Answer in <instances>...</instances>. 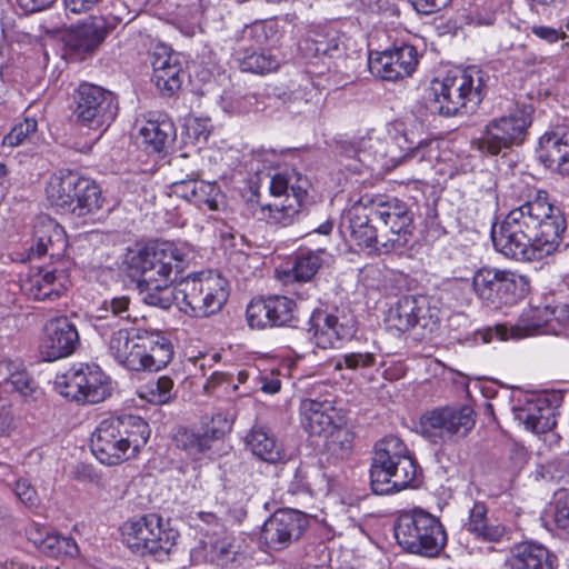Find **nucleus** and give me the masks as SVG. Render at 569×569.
<instances>
[{
	"label": "nucleus",
	"instance_id": "nucleus-52",
	"mask_svg": "<svg viewBox=\"0 0 569 569\" xmlns=\"http://www.w3.org/2000/svg\"><path fill=\"white\" fill-rule=\"evenodd\" d=\"M553 522L561 535L569 536V495L566 491L556 495Z\"/></svg>",
	"mask_w": 569,
	"mask_h": 569
},
{
	"label": "nucleus",
	"instance_id": "nucleus-6",
	"mask_svg": "<svg viewBox=\"0 0 569 569\" xmlns=\"http://www.w3.org/2000/svg\"><path fill=\"white\" fill-rule=\"evenodd\" d=\"M417 475L418 466L401 439L388 436L376 443L370 466V485L376 495L399 492Z\"/></svg>",
	"mask_w": 569,
	"mask_h": 569
},
{
	"label": "nucleus",
	"instance_id": "nucleus-4",
	"mask_svg": "<svg viewBox=\"0 0 569 569\" xmlns=\"http://www.w3.org/2000/svg\"><path fill=\"white\" fill-rule=\"evenodd\" d=\"M107 346L113 360L132 371H158L173 358L171 340L154 330L119 329L111 333Z\"/></svg>",
	"mask_w": 569,
	"mask_h": 569
},
{
	"label": "nucleus",
	"instance_id": "nucleus-28",
	"mask_svg": "<svg viewBox=\"0 0 569 569\" xmlns=\"http://www.w3.org/2000/svg\"><path fill=\"white\" fill-rule=\"evenodd\" d=\"M109 31L103 17H89L69 30L66 46L77 54L91 53L104 41Z\"/></svg>",
	"mask_w": 569,
	"mask_h": 569
},
{
	"label": "nucleus",
	"instance_id": "nucleus-13",
	"mask_svg": "<svg viewBox=\"0 0 569 569\" xmlns=\"http://www.w3.org/2000/svg\"><path fill=\"white\" fill-rule=\"evenodd\" d=\"M445 311L435 296H403L387 315V321L399 331L419 329L422 337L440 329Z\"/></svg>",
	"mask_w": 569,
	"mask_h": 569
},
{
	"label": "nucleus",
	"instance_id": "nucleus-43",
	"mask_svg": "<svg viewBox=\"0 0 569 569\" xmlns=\"http://www.w3.org/2000/svg\"><path fill=\"white\" fill-rule=\"evenodd\" d=\"M173 440L178 448L194 458L209 450L212 445L210 438H208V432H204L203 428H181L174 435Z\"/></svg>",
	"mask_w": 569,
	"mask_h": 569
},
{
	"label": "nucleus",
	"instance_id": "nucleus-25",
	"mask_svg": "<svg viewBox=\"0 0 569 569\" xmlns=\"http://www.w3.org/2000/svg\"><path fill=\"white\" fill-rule=\"evenodd\" d=\"M536 153L547 169L569 176V127L557 126L545 132Z\"/></svg>",
	"mask_w": 569,
	"mask_h": 569
},
{
	"label": "nucleus",
	"instance_id": "nucleus-33",
	"mask_svg": "<svg viewBox=\"0 0 569 569\" xmlns=\"http://www.w3.org/2000/svg\"><path fill=\"white\" fill-rule=\"evenodd\" d=\"M412 116L417 120L415 130L406 128L403 133L398 138V144L405 151L406 157L418 158L420 161L425 159L426 148L429 147L430 140L426 133L427 111L421 106H416Z\"/></svg>",
	"mask_w": 569,
	"mask_h": 569
},
{
	"label": "nucleus",
	"instance_id": "nucleus-40",
	"mask_svg": "<svg viewBox=\"0 0 569 569\" xmlns=\"http://www.w3.org/2000/svg\"><path fill=\"white\" fill-rule=\"evenodd\" d=\"M244 558L240 545L232 536H223L210 545L207 559L219 567L230 568Z\"/></svg>",
	"mask_w": 569,
	"mask_h": 569
},
{
	"label": "nucleus",
	"instance_id": "nucleus-18",
	"mask_svg": "<svg viewBox=\"0 0 569 569\" xmlns=\"http://www.w3.org/2000/svg\"><path fill=\"white\" fill-rule=\"evenodd\" d=\"M308 332L313 345L321 349L340 348L357 332V320L343 310L316 309L308 321Z\"/></svg>",
	"mask_w": 569,
	"mask_h": 569
},
{
	"label": "nucleus",
	"instance_id": "nucleus-12",
	"mask_svg": "<svg viewBox=\"0 0 569 569\" xmlns=\"http://www.w3.org/2000/svg\"><path fill=\"white\" fill-rule=\"evenodd\" d=\"M54 390L79 405L100 403L111 395V379L97 363H77L54 379Z\"/></svg>",
	"mask_w": 569,
	"mask_h": 569
},
{
	"label": "nucleus",
	"instance_id": "nucleus-47",
	"mask_svg": "<svg viewBox=\"0 0 569 569\" xmlns=\"http://www.w3.org/2000/svg\"><path fill=\"white\" fill-rule=\"evenodd\" d=\"M173 381L168 376L149 381L141 390L140 396L151 403H167L172 398Z\"/></svg>",
	"mask_w": 569,
	"mask_h": 569
},
{
	"label": "nucleus",
	"instance_id": "nucleus-61",
	"mask_svg": "<svg viewBox=\"0 0 569 569\" xmlns=\"http://www.w3.org/2000/svg\"><path fill=\"white\" fill-rule=\"evenodd\" d=\"M14 429L12 406L7 398L0 397V436H8Z\"/></svg>",
	"mask_w": 569,
	"mask_h": 569
},
{
	"label": "nucleus",
	"instance_id": "nucleus-22",
	"mask_svg": "<svg viewBox=\"0 0 569 569\" xmlns=\"http://www.w3.org/2000/svg\"><path fill=\"white\" fill-rule=\"evenodd\" d=\"M296 303L284 296H270L251 300L246 310L251 328L289 326L295 320Z\"/></svg>",
	"mask_w": 569,
	"mask_h": 569
},
{
	"label": "nucleus",
	"instance_id": "nucleus-34",
	"mask_svg": "<svg viewBox=\"0 0 569 569\" xmlns=\"http://www.w3.org/2000/svg\"><path fill=\"white\" fill-rule=\"evenodd\" d=\"M347 216L350 222L351 238L356 246L373 248L377 242V230L370 222L375 219L367 208H362L360 198L351 204Z\"/></svg>",
	"mask_w": 569,
	"mask_h": 569
},
{
	"label": "nucleus",
	"instance_id": "nucleus-10",
	"mask_svg": "<svg viewBox=\"0 0 569 569\" xmlns=\"http://www.w3.org/2000/svg\"><path fill=\"white\" fill-rule=\"evenodd\" d=\"M540 213L533 211L531 220H525L519 228L512 229L503 238H498L495 249H539L551 246L555 249L561 244L566 221L560 210L550 201L543 200Z\"/></svg>",
	"mask_w": 569,
	"mask_h": 569
},
{
	"label": "nucleus",
	"instance_id": "nucleus-46",
	"mask_svg": "<svg viewBox=\"0 0 569 569\" xmlns=\"http://www.w3.org/2000/svg\"><path fill=\"white\" fill-rule=\"evenodd\" d=\"M54 271H47L32 280L29 288V296L38 301H53L63 292V286L57 281Z\"/></svg>",
	"mask_w": 569,
	"mask_h": 569
},
{
	"label": "nucleus",
	"instance_id": "nucleus-3",
	"mask_svg": "<svg viewBox=\"0 0 569 569\" xmlns=\"http://www.w3.org/2000/svg\"><path fill=\"white\" fill-rule=\"evenodd\" d=\"M489 76L478 67L449 71L431 81L423 96V108L431 114L451 117L461 109H475L487 94Z\"/></svg>",
	"mask_w": 569,
	"mask_h": 569
},
{
	"label": "nucleus",
	"instance_id": "nucleus-50",
	"mask_svg": "<svg viewBox=\"0 0 569 569\" xmlns=\"http://www.w3.org/2000/svg\"><path fill=\"white\" fill-rule=\"evenodd\" d=\"M7 383L26 399L36 400L41 393L36 381L26 371L11 373Z\"/></svg>",
	"mask_w": 569,
	"mask_h": 569
},
{
	"label": "nucleus",
	"instance_id": "nucleus-54",
	"mask_svg": "<svg viewBox=\"0 0 569 569\" xmlns=\"http://www.w3.org/2000/svg\"><path fill=\"white\" fill-rule=\"evenodd\" d=\"M305 49L312 52L316 57L329 56L339 50V43L336 38L326 39L323 36H316L305 40Z\"/></svg>",
	"mask_w": 569,
	"mask_h": 569
},
{
	"label": "nucleus",
	"instance_id": "nucleus-20",
	"mask_svg": "<svg viewBox=\"0 0 569 569\" xmlns=\"http://www.w3.org/2000/svg\"><path fill=\"white\" fill-rule=\"evenodd\" d=\"M79 346L78 329L68 317H54L46 322L39 346L44 361L52 362L70 357Z\"/></svg>",
	"mask_w": 569,
	"mask_h": 569
},
{
	"label": "nucleus",
	"instance_id": "nucleus-51",
	"mask_svg": "<svg viewBox=\"0 0 569 569\" xmlns=\"http://www.w3.org/2000/svg\"><path fill=\"white\" fill-rule=\"evenodd\" d=\"M233 425V417L229 412L219 411L214 413L210 422L202 427L208 432V438L213 442L221 439L226 433L230 432Z\"/></svg>",
	"mask_w": 569,
	"mask_h": 569
},
{
	"label": "nucleus",
	"instance_id": "nucleus-58",
	"mask_svg": "<svg viewBox=\"0 0 569 569\" xmlns=\"http://www.w3.org/2000/svg\"><path fill=\"white\" fill-rule=\"evenodd\" d=\"M199 173L192 170L186 174V178L178 179L171 183V189L174 194L191 202L192 198L197 194L196 183Z\"/></svg>",
	"mask_w": 569,
	"mask_h": 569
},
{
	"label": "nucleus",
	"instance_id": "nucleus-24",
	"mask_svg": "<svg viewBox=\"0 0 569 569\" xmlns=\"http://www.w3.org/2000/svg\"><path fill=\"white\" fill-rule=\"evenodd\" d=\"M515 419L535 433L550 431L557 423V406L546 393H531L513 407Z\"/></svg>",
	"mask_w": 569,
	"mask_h": 569
},
{
	"label": "nucleus",
	"instance_id": "nucleus-17",
	"mask_svg": "<svg viewBox=\"0 0 569 569\" xmlns=\"http://www.w3.org/2000/svg\"><path fill=\"white\" fill-rule=\"evenodd\" d=\"M530 124V114L523 109H517L508 116L489 121L472 144L482 153L497 156L522 143Z\"/></svg>",
	"mask_w": 569,
	"mask_h": 569
},
{
	"label": "nucleus",
	"instance_id": "nucleus-39",
	"mask_svg": "<svg viewBox=\"0 0 569 569\" xmlns=\"http://www.w3.org/2000/svg\"><path fill=\"white\" fill-rule=\"evenodd\" d=\"M239 67L243 72L256 74H267L276 71L280 61L276 54L261 48H241Z\"/></svg>",
	"mask_w": 569,
	"mask_h": 569
},
{
	"label": "nucleus",
	"instance_id": "nucleus-42",
	"mask_svg": "<svg viewBox=\"0 0 569 569\" xmlns=\"http://www.w3.org/2000/svg\"><path fill=\"white\" fill-rule=\"evenodd\" d=\"M320 92L309 78H302L296 88L283 92V103L292 113L303 112L306 107L318 102Z\"/></svg>",
	"mask_w": 569,
	"mask_h": 569
},
{
	"label": "nucleus",
	"instance_id": "nucleus-29",
	"mask_svg": "<svg viewBox=\"0 0 569 569\" xmlns=\"http://www.w3.org/2000/svg\"><path fill=\"white\" fill-rule=\"evenodd\" d=\"M152 69V80L162 94L170 97L181 88L186 72L177 53H154Z\"/></svg>",
	"mask_w": 569,
	"mask_h": 569
},
{
	"label": "nucleus",
	"instance_id": "nucleus-35",
	"mask_svg": "<svg viewBox=\"0 0 569 569\" xmlns=\"http://www.w3.org/2000/svg\"><path fill=\"white\" fill-rule=\"evenodd\" d=\"M140 144L147 152H162L176 139V128L169 120L147 121L139 129Z\"/></svg>",
	"mask_w": 569,
	"mask_h": 569
},
{
	"label": "nucleus",
	"instance_id": "nucleus-55",
	"mask_svg": "<svg viewBox=\"0 0 569 569\" xmlns=\"http://www.w3.org/2000/svg\"><path fill=\"white\" fill-rule=\"evenodd\" d=\"M271 34H273V26L259 21L243 29L242 40L252 41L254 46L260 47L268 42Z\"/></svg>",
	"mask_w": 569,
	"mask_h": 569
},
{
	"label": "nucleus",
	"instance_id": "nucleus-23",
	"mask_svg": "<svg viewBox=\"0 0 569 569\" xmlns=\"http://www.w3.org/2000/svg\"><path fill=\"white\" fill-rule=\"evenodd\" d=\"M418 64V52L410 44H401L370 57V71L387 81H397L413 73Z\"/></svg>",
	"mask_w": 569,
	"mask_h": 569
},
{
	"label": "nucleus",
	"instance_id": "nucleus-64",
	"mask_svg": "<svg viewBox=\"0 0 569 569\" xmlns=\"http://www.w3.org/2000/svg\"><path fill=\"white\" fill-rule=\"evenodd\" d=\"M543 312L548 315L549 322L562 323L569 320V305L566 303L546 305Z\"/></svg>",
	"mask_w": 569,
	"mask_h": 569
},
{
	"label": "nucleus",
	"instance_id": "nucleus-56",
	"mask_svg": "<svg viewBox=\"0 0 569 569\" xmlns=\"http://www.w3.org/2000/svg\"><path fill=\"white\" fill-rule=\"evenodd\" d=\"M197 194L192 198L191 202H193L198 207L207 206L210 210H217L218 203L213 198V194L217 192V187L213 183H209L197 178L196 183Z\"/></svg>",
	"mask_w": 569,
	"mask_h": 569
},
{
	"label": "nucleus",
	"instance_id": "nucleus-19",
	"mask_svg": "<svg viewBox=\"0 0 569 569\" xmlns=\"http://www.w3.org/2000/svg\"><path fill=\"white\" fill-rule=\"evenodd\" d=\"M359 198L360 204L368 209L375 221L381 222L398 236L397 240H391L392 244L403 246L400 238L411 233L413 223V213L408 203L382 193H365Z\"/></svg>",
	"mask_w": 569,
	"mask_h": 569
},
{
	"label": "nucleus",
	"instance_id": "nucleus-37",
	"mask_svg": "<svg viewBox=\"0 0 569 569\" xmlns=\"http://www.w3.org/2000/svg\"><path fill=\"white\" fill-rule=\"evenodd\" d=\"M320 266L319 254L316 251H307L298 256L292 266L277 268L274 274L283 284L295 281L307 282L317 273Z\"/></svg>",
	"mask_w": 569,
	"mask_h": 569
},
{
	"label": "nucleus",
	"instance_id": "nucleus-36",
	"mask_svg": "<svg viewBox=\"0 0 569 569\" xmlns=\"http://www.w3.org/2000/svg\"><path fill=\"white\" fill-rule=\"evenodd\" d=\"M28 535L33 545L49 557H74L78 555V546L70 537L49 531L42 532L40 529H30Z\"/></svg>",
	"mask_w": 569,
	"mask_h": 569
},
{
	"label": "nucleus",
	"instance_id": "nucleus-27",
	"mask_svg": "<svg viewBox=\"0 0 569 569\" xmlns=\"http://www.w3.org/2000/svg\"><path fill=\"white\" fill-rule=\"evenodd\" d=\"M548 315L543 312V307H535L525 311L513 327L497 325L493 328H487L483 332V341L490 342L493 338L500 341L508 339H521L525 337L548 333Z\"/></svg>",
	"mask_w": 569,
	"mask_h": 569
},
{
	"label": "nucleus",
	"instance_id": "nucleus-57",
	"mask_svg": "<svg viewBox=\"0 0 569 569\" xmlns=\"http://www.w3.org/2000/svg\"><path fill=\"white\" fill-rule=\"evenodd\" d=\"M355 6L373 13L398 17L399 8L391 0H351Z\"/></svg>",
	"mask_w": 569,
	"mask_h": 569
},
{
	"label": "nucleus",
	"instance_id": "nucleus-60",
	"mask_svg": "<svg viewBox=\"0 0 569 569\" xmlns=\"http://www.w3.org/2000/svg\"><path fill=\"white\" fill-rule=\"evenodd\" d=\"M13 491L17 498L27 507H34L39 502L36 489L26 479L17 480Z\"/></svg>",
	"mask_w": 569,
	"mask_h": 569
},
{
	"label": "nucleus",
	"instance_id": "nucleus-53",
	"mask_svg": "<svg viewBox=\"0 0 569 569\" xmlns=\"http://www.w3.org/2000/svg\"><path fill=\"white\" fill-rule=\"evenodd\" d=\"M376 355L372 352H350L342 356L337 361L335 368L341 370L342 368L358 370L367 369L376 365Z\"/></svg>",
	"mask_w": 569,
	"mask_h": 569
},
{
	"label": "nucleus",
	"instance_id": "nucleus-5",
	"mask_svg": "<svg viewBox=\"0 0 569 569\" xmlns=\"http://www.w3.org/2000/svg\"><path fill=\"white\" fill-rule=\"evenodd\" d=\"M150 437L147 421L134 415L102 420L91 435L92 455L103 465L116 466L133 458Z\"/></svg>",
	"mask_w": 569,
	"mask_h": 569
},
{
	"label": "nucleus",
	"instance_id": "nucleus-32",
	"mask_svg": "<svg viewBox=\"0 0 569 569\" xmlns=\"http://www.w3.org/2000/svg\"><path fill=\"white\" fill-rule=\"evenodd\" d=\"M91 318L93 320V327L99 331L104 327L117 325L118 320L131 322L137 320V317L132 316L131 312V299L126 295L103 300L93 311Z\"/></svg>",
	"mask_w": 569,
	"mask_h": 569
},
{
	"label": "nucleus",
	"instance_id": "nucleus-30",
	"mask_svg": "<svg viewBox=\"0 0 569 569\" xmlns=\"http://www.w3.org/2000/svg\"><path fill=\"white\" fill-rule=\"evenodd\" d=\"M506 565L508 569H555V557L541 545L522 542L511 549Z\"/></svg>",
	"mask_w": 569,
	"mask_h": 569
},
{
	"label": "nucleus",
	"instance_id": "nucleus-16",
	"mask_svg": "<svg viewBox=\"0 0 569 569\" xmlns=\"http://www.w3.org/2000/svg\"><path fill=\"white\" fill-rule=\"evenodd\" d=\"M73 102L74 122L94 130L109 127L119 111L118 98L112 91L88 82L74 90Z\"/></svg>",
	"mask_w": 569,
	"mask_h": 569
},
{
	"label": "nucleus",
	"instance_id": "nucleus-63",
	"mask_svg": "<svg viewBox=\"0 0 569 569\" xmlns=\"http://www.w3.org/2000/svg\"><path fill=\"white\" fill-rule=\"evenodd\" d=\"M420 14H432L446 8L451 0H408Z\"/></svg>",
	"mask_w": 569,
	"mask_h": 569
},
{
	"label": "nucleus",
	"instance_id": "nucleus-31",
	"mask_svg": "<svg viewBox=\"0 0 569 569\" xmlns=\"http://www.w3.org/2000/svg\"><path fill=\"white\" fill-rule=\"evenodd\" d=\"M465 527L476 539L483 542H500L507 536L503 525L488 518V508L482 502L473 505Z\"/></svg>",
	"mask_w": 569,
	"mask_h": 569
},
{
	"label": "nucleus",
	"instance_id": "nucleus-9",
	"mask_svg": "<svg viewBox=\"0 0 569 569\" xmlns=\"http://www.w3.org/2000/svg\"><path fill=\"white\" fill-rule=\"evenodd\" d=\"M395 537L403 550L428 558L438 556L447 545V532L439 518L420 508L398 517Z\"/></svg>",
	"mask_w": 569,
	"mask_h": 569
},
{
	"label": "nucleus",
	"instance_id": "nucleus-15",
	"mask_svg": "<svg viewBox=\"0 0 569 569\" xmlns=\"http://www.w3.org/2000/svg\"><path fill=\"white\" fill-rule=\"evenodd\" d=\"M420 432L433 443L456 442L469 435L476 425V415L469 406H446L425 412Z\"/></svg>",
	"mask_w": 569,
	"mask_h": 569
},
{
	"label": "nucleus",
	"instance_id": "nucleus-38",
	"mask_svg": "<svg viewBox=\"0 0 569 569\" xmlns=\"http://www.w3.org/2000/svg\"><path fill=\"white\" fill-rule=\"evenodd\" d=\"M253 456L267 463H277L283 458V449L272 433L262 427L251 429L246 438Z\"/></svg>",
	"mask_w": 569,
	"mask_h": 569
},
{
	"label": "nucleus",
	"instance_id": "nucleus-59",
	"mask_svg": "<svg viewBox=\"0 0 569 569\" xmlns=\"http://www.w3.org/2000/svg\"><path fill=\"white\" fill-rule=\"evenodd\" d=\"M219 388H223V390L227 392L230 388L236 390L238 386L233 382V377L231 375L214 371L207 379L203 389L208 395H211Z\"/></svg>",
	"mask_w": 569,
	"mask_h": 569
},
{
	"label": "nucleus",
	"instance_id": "nucleus-45",
	"mask_svg": "<svg viewBox=\"0 0 569 569\" xmlns=\"http://www.w3.org/2000/svg\"><path fill=\"white\" fill-rule=\"evenodd\" d=\"M320 478V482H325V475L320 469L312 468L306 469L299 467L296 469L293 478L288 485V492L291 495H301V493H310L315 495L317 491H321V483H316L315 480Z\"/></svg>",
	"mask_w": 569,
	"mask_h": 569
},
{
	"label": "nucleus",
	"instance_id": "nucleus-7",
	"mask_svg": "<svg viewBox=\"0 0 569 569\" xmlns=\"http://www.w3.org/2000/svg\"><path fill=\"white\" fill-rule=\"evenodd\" d=\"M46 193L58 212L77 218L96 213L103 203L99 186L72 171L52 176Z\"/></svg>",
	"mask_w": 569,
	"mask_h": 569
},
{
	"label": "nucleus",
	"instance_id": "nucleus-26",
	"mask_svg": "<svg viewBox=\"0 0 569 569\" xmlns=\"http://www.w3.org/2000/svg\"><path fill=\"white\" fill-rule=\"evenodd\" d=\"M301 423L315 436L325 437L332 428L343 423V412L329 400L305 399L300 403Z\"/></svg>",
	"mask_w": 569,
	"mask_h": 569
},
{
	"label": "nucleus",
	"instance_id": "nucleus-14",
	"mask_svg": "<svg viewBox=\"0 0 569 569\" xmlns=\"http://www.w3.org/2000/svg\"><path fill=\"white\" fill-rule=\"evenodd\" d=\"M477 297L489 308L500 309L522 300L529 288L528 279L507 270L481 269L472 280Z\"/></svg>",
	"mask_w": 569,
	"mask_h": 569
},
{
	"label": "nucleus",
	"instance_id": "nucleus-11",
	"mask_svg": "<svg viewBox=\"0 0 569 569\" xmlns=\"http://www.w3.org/2000/svg\"><path fill=\"white\" fill-rule=\"evenodd\" d=\"M548 197L549 193L546 190L538 189L525 180L517 179L512 181L497 197L499 209H506L508 213L499 227L495 223L491 228L493 244H496L498 238H503L512 229L519 228L525 220H531L535 217L533 211L540 213L545 208L541 203Z\"/></svg>",
	"mask_w": 569,
	"mask_h": 569
},
{
	"label": "nucleus",
	"instance_id": "nucleus-41",
	"mask_svg": "<svg viewBox=\"0 0 569 569\" xmlns=\"http://www.w3.org/2000/svg\"><path fill=\"white\" fill-rule=\"evenodd\" d=\"M33 242L36 249H67L68 240L61 226L50 218H41L34 226Z\"/></svg>",
	"mask_w": 569,
	"mask_h": 569
},
{
	"label": "nucleus",
	"instance_id": "nucleus-62",
	"mask_svg": "<svg viewBox=\"0 0 569 569\" xmlns=\"http://www.w3.org/2000/svg\"><path fill=\"white\" fill-rule=\"evenodd\" d=\"M220 240H221V248L222 249H231L234 247H243L249 246L247 242V239L243 234L239 233L238 231L233 230L230 227H224L220 230L219 233Z\"/></svg>",
	"mask_w": 569,
	"mask_h": 569
},
{
	"label": "nucleus",
	"instance_id": "nucleus-49",
	"mask_svg": "<svg viewBox=\"0 0 569 569\" xmlns=\"http://www.w3.org/2000/svg\"><path fill=\"white\" fill-rule=\"evenodd\" d=\"M177 9L180 17H184L192 22L186 28H181V32L189 38L193 37L203 13L201 0H179Z\"/></svg>",
	"mask_w": 569,
	"mask_h": 569
},
{
	"label": "nucleus",
	"instance_id": "nucleus-21",
	"mask_svg": "<svg viewBox=\"0 0 569 569\" xmlns=\"http://www.w3.org/2000/svg\"><path fill=\"white\" fill-rule=\"evenodd\" d=\"M307 526V519L300 511L280 509L263 523L260 540L268 548L281 550L300 538Z\"/></svg>",
	"mask_w": 569,
	"mask_h": 569
},
{
	"label": "nucleus",
	"instance_id": "nucleus-2",
	"mask_svg": "<svg viewBox=\"0 0 569 569\" xmlns=\"http://www.w3.org/2000/svg\"><path fill=\"white\" fill-rule=\"evenodd\" d=\"M273 157V152L256 153L250 161V170L256 173L253 183L257 188H267L273 197H286L280 204L262 206L261 218L273 224L288 226L300 213L310 183L308 178L296 169L273 170V172L271 169H260V163L271 162Z\"/></svg>",
	"mask_w": 569,
	"mask_h": 569
},
{
	"label": "nucleus",
	"instance_id": "nucleus-48",
	"mask_svg": "<svg viewBox=\"0 0 569 569\" xmlns=\"http://www.w3.org/2000/svg\"><path fill=\"white\" fill-rule=\"evenodd\" d=\"M38 123L34 119L27 118L17 123L9 133L3 137L2 146L14 148L30 141L34 136Z\"/></svg>",
	"mask_w": 569,
	"mask_h": 569
},
{
	"label": "nucleus",
	"instance_id": "nucleus-1",
	"mask_svg": "<svg viewBox=\"0 0 569 569\" xmlns=\"http://www.w3.org/2000/svg\"><path fill=\"white\" fill-rule=\"evenodd\" d=\"M179 251H126L121 268L133 281L141 300L169 309L174 302L186 315L204 318L219 312L229 298L228 280L216 270H202L171 287V274L181 273L184 259Z\"/></svg>",
	"mask_w": 569,
	"mask_h": 569
},
{
	"label": "nucleus",
	"instance_id": "nucleus-8",
	"mask_svg": "<svg viewBox=\"0 0 569 569\" xmlns=\"http://www.w3.org/2000/svg\"><path fill=\"white\" fill-rule=\"evenodd\" d=\"M121 541L134 555L162 560L177 545L179 532L157 513L124 521L120 527Z\"/></svg>",
	"mask_w": 569,
	"mask_h": 569
},
{
	"label": "nucleus",
	"instance_id": "nucleus-44",
	"mask_svg": "<svg viewBox=\"0 0 569 569\" xmlns=\"http://www.w3.org/2000/svg\"><path fill=\"white\" fill-rule=\"evenodd\" d=\"M325 447L332 456L346 458L353 448L355 435L347 426L346 417L343 423L332 428L325 437Z\"/></svg>",
	"mask_w": 569,
	"mask_h": 569
}]
</instances>
